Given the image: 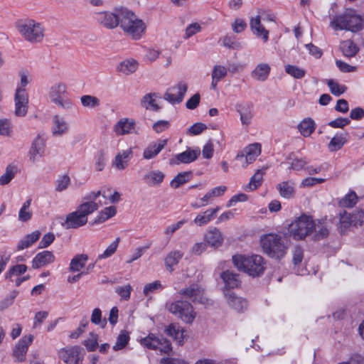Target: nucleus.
Masks as SVG:
<instances>
[{"mask_svg": "<svg viewBox=\"0 0 364 364\" xmlns=\"http://www.w3.org/2000/svg\"><path fill=\"white\" fill-rule=\"evenodd\" d=\"M100 194L101 191H93L86 194L82 198L83 202L76 210L67 215L65 221L61 223L62 226L68 230L76 229L86 225L87 216L99 208L95 200Z\"/></svg>", "mask_w": 364, "mask_h": 364, "instance_id": "1", "label": "nucleus"}, {"mask_svg": "<svg viewBox=\"0 0 364 364\" xmlns=\"http://www.w3.org/2000/svg\"><path fill=\"white\" fill-rule=\"evenodd\" d=\"M121 16L119 26L125 35L132 40L141 39L146 29V26L143 20L138 18L133 11L127 7H124Z\"/></svg>", "mask_w": 364, "mask_h": 364, "instance_id": "2", "label": "nucleus"}, {"mask_svg": "<svg viewBox=\"0 0 364 364\" xmlns=\"http://www.w3.org/2000/svg\"><path fill=\"white\" fill-rule=\"evenodd\" d=\"M363 20L355 10L347 9L331 21L330 26L335 30H347L357 32L363 28Z\"/></svg>", "mask_w": 364, "mask_h": 364, "instance_id": "3", "label": "nucleus"}, {"mask_svg": "<svg viewBox=\"0 0 364 364\" xmlns=\"http://www.w3.org/2000/svg\"><path fill=\"white\" fill-rule=\"evenodd\" d=\"M232 262L239 270L252 277L259 276L265 269L264 259L262 256L258 255H235L232 257Z\"/></svg>", "mask_w": 364, "mask_h": 364, "instance_id": "4", "label": "nucleus"}, {"mask_svg": "<svg viewBox=\"0 0 364 364\" xmlns=\"http://www.w3.org/2000/svg\"><path fill=\"white\" fill-rule=\"evenodd\" d=\"M286 240L277 234H267L261 237L262 250L269 257L279 259L284 257L287 250Z\"/></svg>", "mask_w": 364, "mask_h": 364, "instance_id": "5", "label": "nucleus"}, {"mask_svg": "<svg viewBox=\"0 0 364 364\" xmlns=\"http://www.w3.org/2000/svg\"><path fill=\"white\" fill-rule=\"evenodd\" d=\"M17 29L23 38L32 43H40L44 38L43 25L33 19H26L18 22Z\"/></svg>", "mask_w": 364, "mask_h": 364, "instance_id": "6", "label": "nucleus"}, {"mask_svg": "<svg viewBox=\"0 0 364 364\" xmlns=\"http://www.w3.org/2000/svg\"><path fill=\"white\" fill-rule=\"evenodd\" d=\"M314 228L315 222L312 218L303 214L289 224L288 231L294 240H301L313 233Z\"/></svg>", "mask_w": 364, "mask_h": 364, "instance_id": "7", "label": "nucleus"}, {"mask_svg": "<svg viewBox=\"0 0 364 364\" xmlns=\"http://www.w3.org/2000/svg\"><path fill=\"white\" fill-rule=\"evenodd\" d=\"M67 86L64 82H58L52 85L48 91V95L50 102L58 107L68 110L73 107L71 100L65 97Z\"/></svg>", "mask_w": 364, "mask_h": 364, "instance_id": "8", "label": "nucleus"}, {"mask_svg": "<svg viewBox=\"0 0 364 364\" xmlns=\"http://www.w3.org/2000/svg\"><path fill=\"white\" fill-rule=\"evenodd\" d=\"M124 6H116L112 11H103L94 13V18L96 22L102 27L107 29H114L119 26L121 20V12L122 13Z\"/></svg>", "mask_w": 364, "mask_h": 364, "instance_id": "9", "label": "nucleus"}, {"mask_svg": "<svg viewBox=\"0 0 364 364\" xmlns=\"http://www.w3.org/2000/svg\"><path fill=\"white\" fill-rule=\"evenodd\" d=\"M168 311L186 323H192L196 316L192 305L186 301H176L167 304Z\"/></svg>", "mask_w": 364, "mask_h": 364, "instance_id": "10", "label": "nucleus"}, {"mask_svg": "<svg viewBox=\"0 0 364 364\" xmlns=\"http://www.w3.org/2000/svg\"><path fill=\"white\" fill-rule=\"evenodd\" d=\"M364 224V210H360L353 213L343 210L340 213V230L344 233L346 230L353 226L358 227Z\"/></svg>", "mask_w": 364, "mask_h": 364, "instance_id": "11", "label": "nucleus"}, {"mask_svg": "<svg viewBox=\"0 0 364 364\" xmlns=\"http://www.w3.org/2000/svg\"><path fill=\"white\" fill-rule=\"evenodd\" d=\"M141 343L149 349L159 350L165 353L171 350V343L166 338L157 336L154 333H149L146 337L141 339Z\"/></svg>", "mask_w": 364, "mask_h": 364, "instance_id": "12", "label": "nucleus"}, {"mask_svg": "<svg viewBox=\"0 0 364 364\" xmlns=\"http://www.w3.org/2000/svg\"><path fill=\"white\" fill-rule=\"evenodd\" d=\"M262 146L259 143H254L247 146L242 151H240L235 159L242 161V166L247 167L253 163L257 156L261 154Z\"/></svg>", "mask_w": 364, "mask_h": 364, "instance_id": "13", "label": "nucleus"}, {"mask_svg": "<svg viewBox=\"0 0 364 364\" xmlns=\"http://www.w3.org/2000/svg\"><path fill=\"white\" fill-rule=\"evenodd\" d=\"M178 294L194 303L205 304L208 302V299L204 295L203 289L198 284H192L178 291Z\"/></svg>", "mask_w": 364, "mask_h": 364, "instance_id": "14", "label": "nucleus"}, {"mask_svg": "<svg viewBox=\"0 0 364 364\" xmlns=\"http://www.w3.org/2000/svg\"><path fill=\"white\" fill-rule=\"evenodd\" d=\"M14 114L25 117L28 109V95L24 88H16L14 94Z\"/></svg>", "mask_w": 364, "mask_h": 364, "instance_id": "15", "label": "nucleus"}, {"mask_svg": "<svg viewBox=\"0 0 364 364\" xmlns=\"http://www.w3.org/2000/svg\"><path fill=\"white\" fill-rule=\"evenodd\" d=\"M187 90V83L181 81L176 85L168 88L164 98L173 105L178 104L183 101Z\"/></svg>", "mask_w": 364, "mask_h": 364, "instance_id": "16", "label": "nucleus"}, {"mask_svg": "<svg viewBox=\"0 0 364 364\" xmlns=\"http://www.w3.org/2000/svg\"><path fill=\"white\" fill-rule=\"evenodd\" d=\"M82 351V348L77 346L66 347L60 350L59 357L66 364H81Z\"/></svg>", "mask_w": 364, "mask_h": 364, "instance_id": "17", "label": "nucleus"}, {"mask_svg": "<svg viewBox=\"0 0 364 364\" xmlns=\"http://www.w3.org/2000/svg\"><path fill=\"white\" fill-rule=\"evenodd\" d=\"M33 335H26L23 336L16 343L12 353L16 362H23L25 360L28 348L33 343Z\"/></svg>", "mask_w": 364, "mask_h": 364, "instance_id": "18", "label": "nucleus"}, {"mask_svg": "<svg viewBox=\"0 0 364 364\" xmlns=\"http://www.w3.org/2000/svg\"><path fill=\"white\" fill-rule=\"evenodd\" d=\"M46 137L44 134H38L33 139L29 150V159L36 162L43 156L46 149Z\"/></svg>", "mask_w": 364, "mask_h": 364, "instance_id": "19", "label": "nucleus"}, {"mask_svg": "<svg viewBox=\"0 0 364 364\" xmlns=\"http://www.w3.org/2000/svg\"><path fill=\"white\" fill-rule=\"evenodd\" d=\"M133 157V149L129 148L117 153L112 161V166L118 171L124 170Z\"/></svg>", "mask_w": 364, "mask_h": 364, "instance_id": "20", "label": "nucleus"}, {"mask_svg": "<svg viewBox=\"0 0 364 364\" xmlns=\"http://www.w3.org/2000/svg\"><path fill=\"white\" fill-rule=\"evenodd\" d=\"M55 257L53 253L48 250L38 252L32 259L31 264L33 269H39L46 267L55 262Z\"/></svg>", "mask_w": 364, "mask_h": 364, "instance_id": "21", "label": "nucleus"}, {"mask_svg": "<svg viewBox=\"0 0 364 364\" xmlns=\"http://www.w3.org/2000/svg\"><path fill=\"white\" fill-rule=\"evenodd\" d=\"M200 151L198 150H191L190 149L186 150L185 151L176 154L173 158L170 159V164L171 165H178L181 163L183 164H189L194 161L198 156L200 155Z\"/></svg>", "mask_w": 364, "mask_h": 364, "instance_id": "22", "label": "nucleus"}, {"mask_svg": "<svg viewBox=\"0 0 364 364\" xmlns=\"http://www.w3.org/2000/svg\"><path fill=\"white\" fill-rule=\"evenodd\" d=\"M168 139H158L150 143L143 152V157L145 159H151L156 157L162 149L166 146Z\"/></svg>", "mask_w": 364, "mask_h": 364, "instance_id": "23", "label": "nucleus"}, {"mask_svg": "<svg viewBox=\"0 0 364 364\" xmlns=\"http://www.w3.org/2000/svg\"><path fill=\"white\" fill-rule=\"evenodd\" d=\"M164 173L159 170L147 171L143 176V181L149 186L158 187L164 181Z\"/></svg>", "mask_w": 364, "mask_h": 364, "instance_id": "24", "label": "nucleus"}, {"mask_svg": "<svg viewBox=\"0 0 364 364\" xmlns=\"http://www.w3.org/2000/svg\"><path fill=\"white\" fill-rule=\"evenodd\" d=\"M250 26L254 34L258 37H262L264 42H267L269 38V31L264 28L261 23L260 16L257 15L252 17L250 21Z\"/></svg>", "mask_w": 364, "mask_h": 364, "instance_id": "25", "label": "nucleus"}, {"mask_svg": "<svg viewBox=\"0 0 364 364\" xmlns=\"http://www.w3.org/2000/svg\"><path fill=\"white\" fill-rule=\"evenodd\" d=\"M219 210V207L207 209L206 210L198 213L194 218L193 223L198 226H204L215 218Z\"/></svg>", "mask_w": 364, "mask_h": 364, "instance_id": "26", "label": "nucleus"}, {"mask_svg": "<svg viewBox=\"0 0 364 364\" xmlns=\"http://www.w3.org/2000/svg\"><path fill=\"white\" fill-rule=\"evenodd\" d=\"M52 134L56 136H61L68 132L69 129V124L66 120L60 115H55L52 119Z\"/></svg>", "mask_w": 364, "mask_h": 364, "instance_id": "27", "label": "nucleus"}, {"mask_svg": "<svg viewBox=\"0 0 364 364\" xmlns=\"http://www.w3.org/2000/svg\"><path fill=\"white\" fill-rule=\"evenodd\" d=\"M135 122L132 119L124 118L120 119L114 127V131L117 135H125L134 132Z\"/></svg>", "mask_w": 364, "mask_h": 364, "instance_id": "28", "label": "nucleus"}, {"mask_svg": "<svg viewBox=\"0 0 364 364\" xmlns=\"http://www.w3.org/2000/svg\"><path fill=\"white\" fill-rule=\"evenodd\" d=\"M225 296L229 306L236 311L242 312L247 309V301L245 299L236 296L232 292L225 294Z\"/></svg>", "mask_w": 364, "mask_h": 364, "instance_id": "29", "label": "nucleus"}, {"mask_svg": "<svg viewBox=\"0 0 364 364\" xmlns=\"http://www.w3.org/2000/svg\"><path fill=\"white\" fill-rule=\"evenodd\" d=\"M271 68L267 63H259L251 73V76L253 79L264 82L265 81L270 73Z\"/></svg>", "mask_w": 364, "mask_h": 364, "instance_id": "30", "label": "nucleus"}, {"mask_svg": "<svg viewBox=\"0 0 364 364\" xmlns=\"http://www.w3.org/2000/svg\"><path fill=\"white\" fill-rule=\"evenodd\" d=\"M41 235V232L39 230H35L30 234H27L18 241L16 249L18 250H23L28 248L39 240Z\"/></svg>", "mask_w": 364, "mask_h": 364, "instance_id": "31", "label": "nucleus"}, {"mask_svg": "<svg viewBox=\"0 0 364 364\" xmlns=\"http://www.w3.org/2000/svg\"><path fill=\"white\" fill-rule=\"evenodd\" d=\"M267 167L258 169L255 174L250 178V182L244 188L246 191H253L257 189L263 181V176L265 173Z\"/></svg>", "mask_w": 364, "mask_h": 364, "instance_id": "32", "label": "nucleus"}, {"mask_svg": "<svg viewBox=\"0 0 364 364\" xmlns=\"http://www.w3.org/2000/svg\"><path fill=\"white\" fill-rule=\"evenodd\" d=\"M225 285L228 289H234L240 284L239 275L233 273L232 271L227 270L221 274Z\"/></svg>", "mask_w": 364, "mask_h": 364, "instance_id": "33", "label": "nucleus"}, {"mask_svg": "<svg viewBox=\"0 0 364 364\" xmlns=\"http://www.w3.org/2000/svg\"><path fill=\"white\" fill-rule=\"evenodd\" d=\"M316 124L311 118L304 119L299 124L298 129L304 137H309L315 131Z\"/></svg>", "mask_w": 364, "mask_h": 364, "instance_id": "34", "label": "nucleus"}, {"mask_svg": "<svg viewBox=\"0 0 364 364\" xmlns=\"http://www.w3.org/2000/svg\"><path fill=\"white\" fill-rule=\"evenodd\" d=\"M138 65V62L134 59H126L118 65L117 69L119 72L128 75L134 73L137 70Z\"/></svg>", "mask_w": 364, "mask_h": 364, "instance_id": "35", "label": "nucleus"}, {"mask_svg": "<svg viewBox=\"0 0 364 364\" xmlns=\"http://www.w3.org/2000/svg\"><path fill=\"white\" fill-rule=\"evenodd\" d=\"M287 160L289 161V170H294L296 171L305 170L308 164L306 158L296 157L292 153L287 157Z\"/></svg>", "mask_w": 364, "mask_h": 364, "instance_id": "36", "label": "nucleus"}, {"mask_svg": "<svg viewBox=\"0 0 364 364\" xmlns=\"http://www.w3.org/2000/svg\"><path fill=\"white\" fill-rule=\"evenodd\" d=\"M88 256L86 254H80L75 256L71 260L69 266V271L76 272L85 267Z\"/></svg>", "mask_w": 364, "mask_h": 364, "instance_id": "37", "label": "nucleus"}, {"mask_svg": "<svg viewBox=\"0 0 364 364\" xmlns=\"http://www.w3.org/2000/svg\"><path fill=\"white\" fill-rule=\"evenodd\" d=\"M206 242L213 247H218L223 242L221 232L217 228L212 229L207 232L205 235Z\"/></svg>", "mask_w": 364, "mask_h": 364, "instance_id": "38", "label": "nucleus"}, {"mask_svg": "<svg viewBox=\"0 0 364 364\" xmlns=\"http://www.w3.org/2000/svg\"><path fill=\"white\" fill-rule=\"evenodd\" d=\"M183 253L179 250L170 252L165 258V264L169 272L173 271V266L176 265L183 257Z\"/></svg>", "mask_w": 364, "mask_h": 364, "instance_id": "39", "label": "nucleus"}, {"mask_svg": "<svg viewBox=\"0 0 364 364\" xmlns=\"http://www.w3.org/2000/svg\"><path fill=\"white\" fill-rule=\"evenodd\" d=\"M167 336L173 338L178 344H182L183 341V331L176 324L171 323L165 329Z\"/></svg>", "mask_w": 364, "mask_h": 364, "instance_id": "40", "label": "nucleus"}, {"mask_svg": "<svg viewBox=\"0 0 364 364\" xmlns=\"http://www.w3.org/2000/svg\"><path fill=\"white\" fill-rule=\"evenodd\" d=\"M277 189L282 198H291L294 196L295 189L293 183L283 181L277 184Z\"/></svg>", "mask_w": 364, "mask_h": 364, "instance_id": "41", "label": "nucleus"}, {"mask_svg": "<svg viewBox=\"0 0 364 364\" xmlns=\"http://www.w3.org/2000/svg\"><path fill=\"white\" fill-rule=\"evenodd\" d=\"M346 135L343 134H336L330 141L328 148L331 152L341 149L346 142Z\"/></svg>", "mask_w": 364, "mask_h": 364, "instance_id": "42", "label": "nucleus"}, {"mask_svg": "<svg viewBox=\"0 0 364 364\" xmlns=\"http://www.w3.org/2000/svg\"><path fill=\"white\" fill-rule=\"evenodd\" d=\"M192 177L191 171H184L179 173L171 181L170 186L173 188H178L181 186L183 185Z\"/></svg>", "mask_w": 364, "mask_h": 364, "instance_id": "43", "label": "nucleus"}, {"mask_svg": "<svg viewBox=\"0 0 364 364\" xmlns=\"http://www.w3.org/2000/svg\"><path fill=\"white\" fill-rule=\"evenodd\" d=\"M340 48L343 55L347 57H353L355 55L358 51L357 46L350 40L341 42Z\"/></svg>", "mask_w": 364, "mask_h": 364, "instance_id": "44", "label": "nucleus"}, {"mask_svg": "<svg viewBox=\"0 0 364 364\" xmlns=\"http://www.w3.org/2000/svg\"><path fill=\"white\" fill-rule=\"evenodd\" d=\"M17 167L14 165H8L5 173L0 176V185L5 186L10 183L17 173Z\"/></svg>", "mask_w": 364, "mask_h": 364, "instance_id": "45", "label": "nucleus"}, {"mask_svg": "<svg viewBox=\"0 0 364 364\" xmlns=\"http://www.w3.org/2000/svg\"><path fill=\"white\" fill-rule=\"evenodd\" d=\"M117 213V209L114 206H109L102 210L96 218L95 223H102L108 219L114 217Z\"/></svg>", "mask_w": 364, "mask_h": 364, "instance_id": "46", "label": "nucleus"}, {"mask_svg": "<svg viewBox=\"0 0 364 364\" xmlns=\"http://www.w3.org/2000/svg\"><path fill=\"white\" fill-rule=\"evenodd\" d=\"M358 201V197L354 191H350L346 194L339 201V205L343 208H352Z\"/></svg>", "mask_w": 364, "mask_h": 364, "instance_id": "47", "label": "nucleus"}, {"mask_svg": "<svg viewBox=\"0 0 364 364\" xmlns=\"http://www.w3.org/2000/svg\"><path fill=\"white\" fill-rule=\"evenodd\" d=\"M313 232H314V239L320 240L328 235V230L324 222L318 221L317 223H315V228L313 230Z\"/></svg>", "mask_w": 364, "mask_h": 364, "instance_id": "48", "label": "nucleus"}, {"mask_svg": "<svg viewBox=\"0 0 364 364\" xmlns=\"http://www.w3.org/2000/svg\"><path fill=\"white\" fill-rule=\"evenodd\" d=\"M129 341V336L128 332H127L126 331H121L117 338L115 344L112 347L113 350H122L127 346Z\"/></svg>", "mask_w": 364, "mask_h": 364, "instance_id": "49", "label": "nucleus"}, {"mask_svg": "<svg viewBox=\"0 0 364 364\" xmlns=\"http://www.w3.org/2000/svg\"><path fill=\"white\" fill-rule=\"evenodd\" d=\"M164 287L160 281L156 280L154 282L146 284L143 289L144 295L149 298V299H151V294L154 293L156 291L162 289Z\"/></svg>", "mask_w": 364, "mask_h": 364, "instance_id": "50", "label": "nucleus"}, {"mask_svg": "<svg viewBox=\"0 0 364 364\" xmlns=\"http://www.w3.org/2000/svg\"><path fill=\"white\" fill-rule=\"evenodd\" d=\"M80 102L83 107L91 109L100 105V100L97 97L89 95H82L80 97Z\"/></svg>", "mask_w": 364, "mask_h": 364, "instance_id": "51", "label": "nucleus"}, {"mask_svg": "<svg viewBox=\"0 0 364 364\" xmlns=\"http://www.w3.org/2000/svg\"><path fill=\"white\" fill-rule=\"evenodd\" d=\"M119 242V238L117 237L114 242H112L107 248L103 252V253L98 255L96 262L103 259L110 257L117 250Z\"/></svg>", "mask_w": 364, "mask_h": 364, "instance_id": "52", "label": "nucleus"}, {"mask_svg": "<svg viewBox=\"0 0 364 364\" xmlns=\"http://www.w3.org/2000/svg\"><path fill=\"white\" fill-rule=\"evenodd\" d=\"M285 72L296 79H301L305 76V70L292 65H285Z\"/></svg>", "mask_w": 364, "mask_h": 364, "instance_id": "53", "label": "nucleus"}, {"mask_svg": "<svg viewBox=\"0 0 364 364\" xmlns=\"http://www.w3.org/2000/svg\"><path fill=\"white\" fill-rule=\"evenodd\" d=\"M31 200H27L22 205L18 213V220L26 222L31 218L32 213L29 210Z\"/></svg>", "mask_w": 364, "mask_h": 364, "instance_id": "54", "label": "nucleus"}, {"mask_svg": "<svg viewBox=\"0 0 364 364\" xmlns=\"http://www.w3.org/2000/svg\"><path fill=\"white\" fill-rule=\"evenodd\" d=\"M27 270L26 264H16L11 267L9 271L5 274V278L12 281L11 277L13 275H21L24 274Z\"/></svg>", "mask_w": 364, "mask_h": 364, "instance_id": "55", "label": "nucleus"}, {"mask_svg": "<svg viewBox=\"0 0 364 364\" xmlns=\"http://www.w3.org/2000/svg\"><path fill=\"white\" fill-rule=\"evenodd\" d=\"M90 320L92 323L98 325L102 328H104L107 324L106 318H102V311L99 308L93 309Z\"/></svg>", "mask_w": 364, "mask_h": 364, "instance_id": "56", "label": "nucleus"}, {"mask_svg": "<svg viewBox=\"0 0 364 364\" xmlns=\"http://www.w3.org/2000/svg\"><path fill=\"white\" fill-rule=\"evenodd\" d=\"M154 97V95L152 94L146 95L141 100V105L146 109H151L154 111L159 110V107L156 104Z\"/></svg>", "mask_w": 364, "mask_h": 364, "instance_id": "57", "label": "nucleus"}, {"mask_svg": "<svg viewBox=\"0 0 364 364\" xmlns=\"http://www.w3.org/2000/svg\"><path fill=\"white\" fill-rule=\"evenodd\" d=\"M70 183V178L67 175L60 176L55 182V191L61 192L68 188Z\"/></svg>", "mask_w": 364, "mask_h": 364, "instance_id": "58", "label": "nucleus"}, {"mask_svg": "<svg viewBox=\"0 0 364 364\" xmlns=\"http://www.w3.org/2000/svg\"><path fill=\"white\" fill-rule=\"evenodd\" d=\"M132 291V287L129 284L124 286L118 287L115 289V292L119 296H120L121 299L125 301H128L130 299Z\"/></svg>", "mask_w": 364, "mask_h": 364, "instance_id": "59", "label": "nucleus"}, {"mask_svg": "<svg viewBox=\"0 0 364 364\" xmlns=\"http://www.w3.org/2000/svg\"><path fill=\"white\" fill-rule=\"evenodd\" d=\"M201 26L198 23H192L188 25L185 31V34L183 36L184 39H188L195 34L201 31Z\"/></svg>", "mask_w": 364, "mask_h": 364, "instance_id": "60", "label": "nucleus"}, {"mask_svg": "<svg viewBox=\"0 0 364 364\" xmlns=\"http://www.w3.org/2000/svg\"><path fill=\"white\" fill-rule=\"evenodd\" d=\"M331 93L336 96H340L345 92L346 87L344 85H341L332 80H328L327 83Z\"/></svg>", "mask_w": 364, "mask_h": 364, "instance_id": "61", "label": "nucleus"}, {"mask_svg": "<svg viewBox=\"0 0 364 364\" xmlns=\"http://www.w3.org/2000/svg\"><path fill=\"white\" fill-rule=\"evenodd\" d=\"M12 124L9 119H0V134L4 136H9L12 132Z\"/></svg>", "mask_w": 364, "mask_h": 364, "instance_id": "62", "label": "nucleus"}, {"mask_svg": "<svg viewBox=\"0 0 364 364\" xmlns=\"http://www.w3.org/2000/svg\"><path fill=\"white\" fill-rule=\"evenodd\" d=\"M227 69L222 65H215L212 71V78L221 80L227 75Z\"/></svg>", "mask_w": 364, "mask_h": 364, "instance_id": "63", "label": "nucleus"}, {"mask_svg": "<svg viewBox=\"0 0 364 364\" xmlns=\"http://www.w3.org/2000/svg\"><path fill=\"white\" fill-rule=\"evenodd\" d=\"M112 191L111 188H107V189H103L101 191V194L100 196H102L103 198H109V200L110 203H117L120 200V194L117 191H114L113 194H112L110 196H108V193H110Z\"/></svg>", "mask_w": 364, "mask_h": 364, "instance_id": "64", "label": "nucleus"}]
</instances>
